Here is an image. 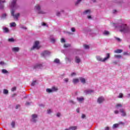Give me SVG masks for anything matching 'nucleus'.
<instances>
[{"instance_id": "f257e3e1", "label": "nucleus", "mask_w": 130, "mask_h": 130, "mask_svg": "<svg viewBox=\"0 0 130 130\" xmlns=\"http://www.w3.org/2000/svg\"><path fill=\"white\" fill-rule=\"evenodd\" d=\"M120 32H123V33H127L129 32L130 29L126 24H122L119 26Z\"/></svg>"}, {"instance_id": "f03ea898", "label": "nucleus", "mask_w": 130, "mask_h": 130, "mask_svg": "<svg viewBox=\"0 0 130 130\" xmlns=\"http://www.w3.org/2000/svg\"><path fill=\"white\" fill-rule=\"evenodd\" d=\"M109 58H110V54L109 53H107V56L106 57H105L104 58H102L100 56H96V59L99 61H102L103 62H104L107 60V59H109Z\"/></svg>"}, {"instance_id": "7ed1b4c3", "label": "nucleus", "mask_w": 130, "mask_h": 130, "mask_svg": "<svg viewBox=\"0 0 130 130\" xmlns=\"http://www.w3.org/2000/svg\"><path fill=\"white\" fill-rule=\"evenodd\" d=\"M39 41H37L35 42V44L33 46V47L31 48V50H33V49H35V48L36 49H39V48H40V47H41L40 45H39Z\"/></svg>"}, {"instance_id": "20e7f679", "label": "nucleus", "mask_w": 130, "mask_h": 130, "mask_svg": "<svg viewBox=\"0 0 130 130\" xmlns=\"http://www.w3.org/2000/svg\"><path fill=\"white\" fill-rule=\"evenodd\" d=\"M11 13V16L14 17V19H17L19 17V16H20V13H17V14L15 15V11H14V10H12Z\"/></svg>"}, {"instance_id": "39448f33", "label": "nucleus", "mask_w": 130, "mask_h": 130, "mask_svg": "<svg viewBox=\"0 0 130 130\" xmlns=\"http://www.w3.org/2000/svg\"><path fill=\"white\" fill-rule=\"evenodd\" d=\"M17 0H13L11 2L10 7L11 8H17Z\"/></svg>"}, {"instance_id": "423d86ee", "label": "nucleus", "mask_w": 130, "mask_h": 130, "mask_svg": "<svg viewBox=\"0 0 130 130\" xmlns=\"http://www.w3.org/2000/svg\"><path fill=\"white\" fill-rule=\"evenodd\" d=\"M35 9H36V10H37L39 12H38V14H45V12H44V11H41L40 10V6L39 5H37L35 7Z\"/></svg>"}, {"instance_id": "0eeeda50", "label": "nucleus", "mask_w": 130, "mask_h": 130, "mask_svg": "<svg viewBox=\"0 0 130 130\" xmlns=\"http://www.w3.org/2000/svg\"><path fill=\"white\" fill-rule=\"evenodd\" d=\"M105 99H104V98L103 96H101L98 98L97 102L98 103H99V104H101V103H103L104 102Z\"/></svg>"}, {"instance_id": "6e6552de", "label": "nucleus", "mask_w": 130, "mask_h": 130, "mask_svg": "<svg viewBox=\"0 0 130 130\" xmlns=\"http://www.w3.org/2000/svg\"><path fill=\"white\" fill-rule=\"evenodd\" d=\"M31 117H32L33 122H36L37 121V120L36 119V118L38 117V116L36 114H32Z\"/></svg>"}, {"instance_id": "1a4fd4ad", "label": "nucleus", "mask_w": 130, "mask_h": 130, "mask_svg": "<svg viewBox=\"0 0 130 130\" xmlns=\"http://www.w3.org/2000/svg\"><path fill=\"white\" fill-rule=\"evenodd\" d=\"M50 54V52L48 51H45L41 54L42 56H46V55H49Z\"/></svg>"}, {"instance_id": "9d476101", "label": "nucleus", "mask_w": 130, "mask_h": 130, "mask_svg": "<svg viewBox=\"0 0 130 130\" xmlns=\"http://www.w3.org/2000/svg\"><path fill=\"white\" fill-rule=\"evenodd\" d=\"M120 112H121V115L122 116H125L126 115V113H125V112L124 111V110H123V109H120Z\"/></svg>"}, {"instance_id": "9b49d317", "label": "nucleus", "mask_w": 130, "mask_h": 130, "mask_svg": "<svg viewBox=\"0 0 130 130\" xmlns=\"http://www.w3.org/2000/svg\"><path fill=\"white\" fill-rule=\"evenodd\" d=\"M20 50V48L19 47H14L12 48V51L14 52H18Z\"/></svg>"}, {"instance_id": "f8f14e48", "label": "nucleus", "mask_w": 130, "mask_h": 130, "mask_svg": "<svg viewBox=\"0 0 130 130\" xmlns=\"http://www.w3.org/2000/svg\"><path fill=\"white\" fill-rule=\"evenodd\" d=\"M6 3V1H2L0 0V10H3L4 9V5H2V4Z\"/></svg>"}, {"instance_id": "ddd939ff", "label": "nucleus", "mask_w": 130, "mask_h": 130, "mask_svg": "<svg viewBox=\"0 0 130 130\" xmlns=\"http://www.w3.org/2000/svg\"><path fill=\"white\" fill-rule=\"evenodd\" d=\"M85 93L86 94V95H88V94H91V93H93L94 91L92 90H86L84 91Z\"/></svg>"}, {"instance_id": "4468645a", "label": "nucleus", "mask_w": 130, "mask_h": 130, "mask_svg": "<svg viewBox=\"0 0 130 130\" xmlns=\"http://www.w3.org/2000/svg\"><path fill=\"white\" fill-rule=\"evenodd\" d=\"M114 53H121L122 52V49H117L114 51Z\"/></svg>"}, {"instance_id": "2eb2a0df", "label": "nucleus", "mask_w": 130, "mask_h": 130, "mask_svg": "<svg viewBox=\"0 0 130 130\" xmlns=\"http://www.w3.org/2000/svg\"><path fill=\"white\" fill-rule=\"evenodd\" d=\"M79 80L81 81V83H82L83 84H85V83H86V80L85 79V78L80 77Z\"/></svg>"}, {"instance_id": "dca6fc26", "label": "nucleus", "mask_w": 130, "mask_h": 130, "mask_svg": "<svg viewBox=\"0 0 130 130\" xmlns=\"http://www.w3.org/2000/svg\"><path fill=\"white\" fill-rule=\"evenodd\" d=\"M77 100L79 102H82V101H84V97L81 96L80 98H77Z\"/></svg>"}, {"instance_id": "f3484780", "label": "nucleus", "mask_w": 130, "mask_h": 130, "mask_svg": "<svg viewBox=\"0 0 130 130\" xmlns=\"http://www.w3.org/2000/svg\"><path fill=\"white\" fill-rule=\"evenodd\" d=\"M9 28H8V27L3 28V31L4 33H9Z\"/></svg>"}, {"instance_id": "a211bd4d", "label": "nucleus", "mask_w": 130, "mask_h": 130, "mask_svg": "<svg viewBox=\"0 0 130 130\" xmlns=\"http://www.w3.org/2000/svg\"><path fill=\"white\" fill-rule=\"evenodd\" d=\"M90 13H91V10H85L83 12V15H87V14H90Z\"/></svg>"}, {"instance_id": "6ab92c4d", "label": "nucleus", "mask_w": 130, "mask_h": 130, "mask_svg": "<svg viewBox=\"0 0 130 130\" xmlns=\"http://www.w3.org/2000/svg\"><path fill=\"white\" fill-rule=\"evenodd\" d=\"M122 107V105H121V104H117L116 106H115V108H116L117 109H118V108Z\"/></svg>"}, {"instance_id": "aec40b11", "label": "nucleus", "mask_w": 130, "mask_h": 130, "mask_svg": "<svg viewBox=\"0 0 130 130\" xmlns=\"http://www.w3.org/2000/svg\"><path fill=\"white\" fill-rule=\"evenodd\" d=\"M75 61L77 63H79V62H81V59L78 57H76Z\"/></svg>"}, {"instance_id": "412c9836", "label": "nucleus", "mask_w": 130, "mask_h": 130, "mask_svg": "<svg viewBox=\"0 0 130 130\" xmlns=\"http://www.w3.org/2000/svg\"><path fill=\"white\" fill-rule=\"evenodd\" d=\"M57 90H58V89L56 87L53 86L52 87V92H56V91H57Z\"/></svg>"}, {"instance_id": "4be33fe9", "label": "nucleus", "mask_w": 130, "mask_h": 130, "mask_svg": "<svg viewBox=\"0 0 130 130\" xmlns=\"http://www.w3.org/2000/svg\"><path fill=\"white\" fill-rule=\"evenodd\" d=\"M73 82L74 83V84H77V83H79V79H74L73 80Z\"/></svg>"}, {"instance_id": "5701e85b", "label": "nucleus", "mask_w": 130, "mask_h": 130, "mask_svg": "<svg viewBox=\"0 0 130 130\" xmlns=\"http://www.w3.org/2000/svg\"><path fill=\"white\" fill-rule=\"evenodd\" d=\"M77 128H78V127H77V126H71L69 127V129H72V130H76L77 129Z\"/></svg>"}, {"instance_id": "b1692460", "label": "nucleus", "mask_w": 130, "mask_h": 130, "mask_svg": "<svg viewBox=\"0 0 130 130\" xmlns=\"http://www.w3.org/2000/svg\"><path fill=\"white\" fill-rule=\"evenodd\" d=\"M2 72L3 74H9V72L7 71L6 69H3Z\"/></svg>"}, {"instance_id": "393cba45", "label": "nucleus", "mask_w": 130, "mask_h": 130, "mask_svg": "<svg viewBox=\"0 0 130 130\" xmlns=\"http://www.w3.org/2000/svg\"><path fill=\"white\" fill-rule=\"evenodd\" d=\"M71 46V44H64L63 47H64L65 48H68V47H70Z\"/></svg>"}, {"instance_id": "a878e982", "label": "nucleus", "mask_w": 130, "mask_h": 130, "mask_svg": "<svg viewBox=\"0 0 130 130\" xmlns=\"http://www.w3.org/2000/svg\"><path fill=\"white\" fill-rule=\"evenodd\" d=\"M114 57H115V58H121L122 56H121V55H115Z\"/></svg>"}, {"instance_id": "bb28decb", "label": "nucleus", "mask_w": 130, "mask_h": 130, "mask_svg": "<svg viewBox=\"0 0 130 130\" xmlns=\"http://www.w3.org/2000/svg\"><path fill=\"white\" fill-rule=\"evenodd\" d=\"M46 92H47L48 93H51V92L52 91V89H50V88H48L46 89Z\"/></svg>"}, {"instance_id": "cd10ccee", "label": "nucleus", "mask_w": 130, "mask_h": 130, "mask_svg": "<svg viewBox=\"0 0 130 130\" xmlns=\"http://www.w3.org/2000/svg\"><path fill=\"white\" fill-rule=\"evenodd\" d=\"M3 93L4 94H8L9 91L7 89H4Z\"/></svg>"}, {"instance_id": "c85d7f7f", "label": "nucleus", "mask_w": 130, "mask_h": 130, "mask_svg": "<svg viewBox=\"0 0 130 130\" xmlns=\"http://www.w3.org/2000/svg\"><path fill=\"white\" fill-rule=\"evenodd\" d=\"M104 35H109L110 33H109V31L107 30H105L104 32Z\"/></svg>"}, {"instance_id": "c756f323", "label": "nucleus", "mask_w": 130, "mask_h": 130, "mask_svg": "<svg viewBox=\"0 0 130 130\" xmlns=\"http://www.w3.org/2000/svg\"><path fill=\"white\" fill-rule=\"evenodd\" d=\"M83 46L85 49H89L90 48V47L88 45H84Z\"/></svg>"}, {"instance_id": "7c9ffc66", "label": "nucleus", "mask_w": 130, "mask_h": 130, "mask_svg": "<svg viewBox=\"0 0 130 130\" xmlns=\"http://www.w3.org/2000/svg\"><path fill=\"white\" fill-rule=\"evenodd\" d=\"M119 124L118 123H116L113 124V128H115L118 126Z\"/></svg>"}, {"instance_id": "2f4dec72", "label": "nucleus", "mask_w": 130, "mask_h": 130, "mask_svg": "<svg viewBox=\"0 0 130 130\" xmlns=\"http://www.w3.org/2000/svg\"><path fill=\"white\" fill-rule=\"evenodd\" d=\"M16 23L12 22V23H11V27H16Z\"/></svg>"}, {"instance_id": "473e14b6", "label": "nucleus", "mask_w": 130, "mask_h": 130, "mask_svg": "<svg viewBox=\"0 0 130 130\" xmlns=\"http://www.w3.org/2000/svg\"><path fill=\"white\" fill-rule=\"evenodd\" d=\"M9 42H14L15 41V40H14L13 38H10L8 39Z\"/></svg>"}, {"instance_id": "72a5a7b5", "label": "nucleus", "mask_w": 130, "mask_h": 130, "mask_svg": "<svg viewBox=\"0 0 130 130\" xmlns=\"http://www.w3.org/2000/svg\"><path fill=\"white\" fill-rule=\"evenodd\" d=\"M6 17H7V14H3L2 16V19H6Z\"/></svg>"}, {"instance_id": "f704fd0d", "label": "nucleus", "mask_w": 130, "mask_h": 130, "mask_svg": "<svg viewBox=\"0 0 130 130\" xmlns=\"http://www.w3.org/2000/svg\"><path fill=\"white\" fill-rule=\"evenodd\" d=\"M54 62H55L56 63H59V59L56 58L54 60Z\"/></svg>"}, {"instance_id": "c9c22d12", "label": "nucleus", "mask_w": 130, "mask_h": 130, "mask_svg": "<svg viewBox=\"0 0 130 130\" xmlns=\"http://www.w3.org/2000/svg\"><path fill=\"white\" fill-rule=\"evenodd\" d=\"M39 67H41V64H37L34 67V69H37V68H39Z\"/></svg>"}, {"instance_id": "e433bc0d", "label": "nucleus", "mask_w": 130, "mask_h": 130, "mask_svg": "<svg viewBox=\"0 0 130 130\" xmlns=\"http://www.w3.org/2000/svg\"><path fill=\"white\" fill-rule=\"evenodd\" d=\"M37 81L35 80L31 83V86H35L36 85Z\"/></svg>"}, {"instance_id": "4c0bfd02", "label": "nucleus", "mask_w": 130, "mask_h": 130, "mask_svg": "<svg viewBox=\"0 0 130 130\" xmlns=\"http://www.w3.org/2000/svg\"><path fill=\"white\" fill-rule=\"evenodd\" d=\"M20 28L21 29H24V30H26L27 29V27H26L24 25H21Z\"/></svg>"}, {"instance_id": "58836bf2", "label": "nucleus", "mask_w": 130, "mask_h": 130, "mask_svg": "<svg viewBox=\"0 0 130 130\" xmlns=\"http://www.w3.org/2000/svg\"><path fill=\"white\" fill-rule=\"evenodd\" d=\"M16 90H17V87H14L11 89V91L12 92H14V91H16Z\"/></svg>"}, {"instance_id": "ea45409f", "label": "nucleus", "mask_w": 130, "mask_h": 130, "mask_svg": "<svg viewBox=\"0 0 130 130\" xmlns=\"http://www.w3.org/2000/svg\"><path fill=\"white\" fill-rule=\"evenodd\" d=\"M123 55H129V53H127V52H124L123 53Z\"/></svg>"}, {"instance_id": "a19ab883", "label": "nucleus", "mask_w": 130, "mask_h": 130, "mask_svg": "<svg viewBox=\"0 0 130 130\" xmlns=\"http://www.w3.org/2000/svg\"><path fill=\"white\" fill-rule=\"evenodd\" d=\"M51 42H52V43H54V42H55V39H54V38L51 39Z\"/></svg>"}, {"instance_id": "79ce46f5", "label": "nucleus", "mask_w": 130, "mask_h": 130, "mask_svg": "<svg viewBox=\"0 0 130 130\" xmlns=\"http://www.w3.org/2000/svg\"><path fill=\"white\" fill-rule=\"evenodd\" d=\"M15 123L14 121L12 122L11 125H12V127H13V128L15 127Z\"/></svg>"}, {"instance_id": "37998d69", "label": "nucleus", "mask_w": 130, "mask_h": 130, "mask_svg": "<svg viewBox=\"0 0 130 130\" xmlns=\"http://www.w3.org/2000/svg\"><path fill=\"white\" fill-rule=\"evenodd\" d=\"M71 31L72 32H76V28H75V27H72L71 28Z\"/></svg>"}, {"instance_id": "c03bdc74", "label": "nucleus", "mask_w": 130, "mask_h": 130, "mask_svg": "<svg viewBox=\"0 0 130 130\" xmlns=\"http://www.w3.org/2000/svg\"><path fill=\"white\" fill-rule=\"evenodd\" d=\"M61 42L62 43H66V40H64V39H63V38L61 39Z\"/></svg>"}, {"instance_id": "a18cd8bd", "label": "nucleus", "mask_w": 130, "mask_h": 130, "mask_svg": "<svg viewBox=\"0 0 130 130\" xmlns=\"http://www.w3.org/2000/svg\"><path fill=\"white\" fill-rule=\"evenodd\" d=\"M123 96V94H122V93H120L118 96V98H122Z\"/></svg>"}, {"instance_id": "49530a36", "label": "nucleus", "mask_w": 130, "mask_h": 130, "mask_svg": "<svg viewBox=\"0 0 130 130\" xmlns=\"http://www.w3.org/2000/svg\"><path fill=\"white\" fill-rule=\"evenodd\" d=\"M82 0H78L77 2L75 3L76 6L78 5V4H80V2H81Z\"/></svg>"}, {"instance_id": "de8ad7c7", "label": "nucleus", "mask_w": 130, "mask_h": 130, "mask_svg": "<svg viewBox=\"0 0 130 130\" xmlns=\"http://www.w3.org/2000/svg\"><path fill=\"white\" fill-rule=\"evenodd\" d=\"M118 113H119V112L118 110L114 111L115 114H118Z\"/></svg>"}, {"instance_id": "09e8293b", "label": "nucleus", "mask_w": 130, "mask_h": 130, "mask_svg": "<svg viewBox=\"0 0 130 130\" xmlns=\"http://www.w3.org/2000/svg\"><path fill=\"white\" fill-rule=\"evenodd\" d=\"M57 117H59L60 116V113H57L56 114Z\"/></svg>"}, {"instance_id": "8fccbe9b", "label": "nucleus", "mask_w": 130, "mask_h": 130, "mask_svg": "<svg viewBox=\"0 0 130 130\" xmlns=\"http://www.w3.org/2000/svg\"><path fill=\"white\" fill-rule=\"evenodd\" d=\"M81 117L82 118H85V117H86V115H85V114H82Z\"/></svg>"}, {"instance_id": "3c124183", "label": "nucleus", "mask_w": 130, "mask_h": 130, "mask_svg": "<svg viewBox=\"0 0 130 130\" xmlns=\"http://www.w3.org/2000/svg\"><path fill=\"white\" fill-rule=\"evenodd\" d=\"M116 40H117V41H121V40H120V39H119V38H116Z\"/></svg>"}, {"instance_id": "603ef678", "label": "nucleus", "mask_w": 130, "mask_h": 130, "mask_svg": "<svg viewBox=\"0 0 130 130\" xmlns=\"http://www.w3.org/2000/svg\"><path fill=\"white\" fill-rule=\"evenodd\" d=\"M5 63L4 61H1L0 62V64H1L2 66H3V64Z\"/></svg>"}, {"instance_id": "864d4df0", "label": "nucleus", "mask_w": 130, "mask_h": 130, "mask_svg": "<svg viewBox=\"0 0 130 130\" xmlns=\"http://www.w3.org/2000/svg\"><path fill=\"white\" fill-rule=\"evenodd\" d=\"M42 26H46V23H45L44 22H42Z\"/></svg>"}, {"instance_id": "5fc2aeb1", "label": "nucleus", "mask_w": 130, "mask_h": 130, "mask_svg": "<svg viewBox=\"0 0 130 130\" xmlns=\"http://www.w3.org/2000/svg\"><path fill=\"white\" fill-rule=\"evenodd\" d=\"M48 113H51V110H50V109H49V110H48Z\"/></svg>"}, {"instance_id": "6e6d98bb", "label": "nucleus", "mask_w": 130, "mask_h": 130, "mask_svg": "<svg viewBox=\"0 0 130 130\" xmlns=\"http://www.w3.org/2000/svg\"><path fill=\"white\" fill-rule=\"evenodd\" d=\"M87 18H88V19H91V18H92V17L91 16V15H88V16H87Z\"/></svg>"}, {"instance_id": "4d7b16f0", "label": "nucleus", "mask_w": 130, "mask_h": 130, "mask_svg": "<svg viewBox=\"0 0 130 130\" xmlns=\"http://www.w3.org/2000/svg\"><path fill=\"white\" fill-rule=\"evenodd\" d=\"M19 107H20V105H16V109H18V108H19Z\"/></svg>"}, {"instance_id": "13d9d810", "label": "nucleus", "mask_w": 130, "mask_h": 130, "mask_svg": "<svg viewBox=\"0 0 130 130\" xmlns=\"http://www.w3.org/2000/svg\"><path fill=\"white\" fill-rule=\"evenodd\" d=\"M71 76L72 77H73V76H76V73H73L72 74H71Z\"/></svg>"}, {"instance_id": "bf43d9fd", "label": "nucleus", "mask_w": 130, "mask_h": 130, "mask_svg": "<svg viewBox=\"0 0 130 130\" xmlns=\"http://www.w3.org/2000/svg\"><path fill=\"white\" fill-rule=\"evenodd\" d=\"M26 105H30V103L27 102L25 104Z\"/></svg>"}, {"instance_id": "052dcab7", "label": "nucleus", "mask_w": 130, "mask_h": 130, "mask_svg": "<svg viewBox=\"0 0 130 130\" xmlns=\"http://www.w3.org/2000/svg\"><path fill=\"white\" fill-rule=\"evenodd\" d=\"M70 103H72L73 104H75V102H74V101H70Z\"/></svg>"}, {"instance_id": "680f3d73", "label": "nucleus", "mask_w": 130, "mask_h": 130, "mask_svg": "<svg viewBox=\"0 0 130 130\" xmlns=\"http://www.w3.org/2000/svg\"><path fill=\"white\" fill-rule=\"evenodd\" d=\"M56 15H57V16H59L60 15V12H57Z\"/></svg>"}, {"instance_id": "e2e57ef3", "label": "nucleus", "mask_w": 130, "mask_h": 130, "mask_svg": "<svg viewBox=\"0 0 130 130\" xmlns=\"http://www.w3.org/2000/svg\"><path fill=\"white\" fill-rule=\"evenodd\" d=\"M65 82H69V79L68 78H66L65 79Z\"/></svg>"}, {"instance_id": "0e129e2a", "label": "nucleus", "mask_w": 130, "mask_h": 130, "mask_svg": "<svg viewBox=\"0 0 130 130\" xmlns=\"http://www.w3.org/2000/svg\"><path fill=\"white\" fill-rule=\"evenodd\" d=\"M112 63H113L114 64H116L117 63V61H114L112 62Z\"/></svg>"}, {"instance_id": "69168bd1", "label": "nucleus", "mask_w": 130, "mask_h": 130, "mask_svg": "<svg viewBox=\"0 0 130 130\" xmlns=\"http://www.w3.org/2000/svg\"><path fill=\"white\" fill-rule=\"evenodd\" d=\"M105 130H109V127H106Z\"/></svg>"}, {"instance_id": "338daca9", "label": "nucleus", "mask_w": 130, "mask_h": 130, "mask_svg": "<svg viewBox=\"0 0 130 130\" xmlns=\"http://www.w3.org/2000/svg\"><path fill=\"white\" fill-rule=\"evenodd\" d=\"M76 111H77V112H78V113H79L80 112V110L79 109H77L76 110Z\"/></svg>"}, {"instance_id": "774afa93", "label": "nucleus", "mask_w": 130, "mask_h": 130, "mask_svg": "<svg viewBox=\"0 0 130 130\" xmlns=\"http://www.w3.org/2000/svg\"><path fill=\"white\" fill-rule=\"evenodd\" d=\"M70 129H65L64 130H70Z\"/></svg>"}]
</instances>
